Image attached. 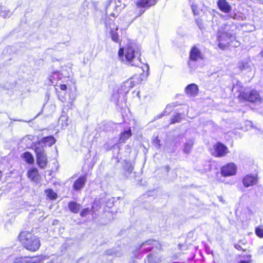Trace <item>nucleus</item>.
<instances>
[{
  "instance_id": "nucleus-1",
  "label": "nucleus",
  "mask_w": 263,
  "mask_h": 263,
  "mask_svg": "<svg viewBox=\"0 0 263 263\" xmlns=\"http://www.w3.org/2000/svg\"><path fill=\"white\" fill-rule=\"evenodd\" d=\"M16 239L21 246L29 252L34 253L39 251L41 246V238L33 229L21 230Z\"/></svg>"
},
{
  "instance_id": "nucleus-2",
  "label": "nucleus",
  "mask_w": 263,
  "mask_h": 263,
  "mask_svg": "<svg viewBox=\"0 0 263 263\" xmlns=\"http://www.w3.org/2000/svg\"><path fill=\"white\" fill-rule=\"evenodd\" d=\"M140 52L139 48L136 45L133 43L128 44L125 49L120 48L118 51V55L120 58H122L123 61H125L126 63L136 67H139L141 64L140 59L138 58L137 61H134L133 60L136 57V54L138 55Z\"/></svg>"
},
{
  "instance_id": "nucleus-3",
  "label": "nucleus",
  "mask_w": 263,
  "mask_h": 263,
  "mask_svg": "<svg viewBox=\"0 0 263 263\" xmlns=\"http://www.w3.org/2000/svg\"><path fill=\"white\" fill-rule=\"evenodd\" d=\"M239 100L247 101L251 103H257L261 102V98L258 92L255 89L245 90L238 95Z\"/></svg>"
},
{
  "instance_id": "nucleus-4",
  "label": "nucleus",
  "mask_w": 263,
  "mask_h": 263,
  "mask_svg": "<svg viewBox=\"0 0 263 263\" xmlns=\"http://www.w3.org/2000/svg\"><path fill=\"white\" fill-rule=\"evenodd\" d=\"M202 59V54L201 51L196 46H194L190 51L189 59L187 62L189 67L191 70H194L196 67V62L198 60Z\"/></svg>"
},
{
  "instance_id": "nucleus-5",
  "label": "nucleus",
  "mask_w": 263,
  "mask_h": 263,
  "mask_svg": "<svg viewBox=\"0 0 263 263\" xmlns=\"http://www.w3.org/2000/svg\"><path fill=\"white\" fill-rule=\"evenodd\" d=\"M235 39V37L232 33L228 32H220L217 38L218 46L221 50H224Z\"/></svg>"
},
{
  "instance_id": "nucleus-6",
  "label": "nucleus",
  "mask_w": 263,
  "mask_h": 263,
  "mask_svg": "<svg viewBox=\"0 0 263 263\" xmlns=\"http://www.w3.org/2000/svg\"><path fill=\"white\" fill-rule=\"evenodd\" d=\"M138 83V82H135L133 80V78H131L125 81L121 85L118 90L121 93L120 97H122V99H124V98H125L126 94L128 93L130 89Z\"/></svg>"
},
{
  "instance_id": "nucleus-7",
  "label": "nucleus",
  "mask_w": 263,
  "mask_h": 263,
  "mask_svg": "<svg viewBox=\"0 0 263 263\" xmlns=\"http://www.w3.org/2000/svg\"><path fill=\"white\" fill-rule=\"evenodd\" d=\"M36 155V164H47V155L43 146L36 145L34 147Z\"/></svg>"
},
{
  "instance_id": "nucleus-8",
  "label": "nucleus",
  "mask_w": 263,
  "mask_h": 263,
  "mask_svg": "<svg viewBox=\"0 0 263 263\" xmlns=\"http://www.w3.org/2000/svg\"><path fill=\"white\" fill-rule=\"evenodd\" d=\"M228 153V148L220 142H217L213 145L212 154L216 157H222Z\"/></svg>"
},
{
  "instance_id": "nucleus-9",
  "label": "nucleus",
  "mask_w": 263,
  "mask_h": 263,
  "mask_svg": "<svg viewBox=\"0 0 263 263\" xmlns=\"http://www.w3.org/2000/svg\"><path fill=\"white\" fill-rule=\"evenodd\" d=\"M43 259L40 255L33 256H22L16 258L13 263H40Z\"/></svg>"
},
{
  "instance_id": "nucleus-10",
  "label": "nucleus",
  "mask_w": 263,
  "mask_h": 263,
  "mask_svg": "<svg viewBox=\"0 0 263 263\" xmlns=\"http://www.w3.org/2000/svg\"><path fill=\"white\" fill-rule=\"evenodd\" d=\"M66 79V77H64L63 74L60 71L53 72L49 78L51 84L57 87H60V83L64 82Z\"/></svg>"
},
{
  "instance_id": "nucleus-11",
  "label": "nucleus",
  "mask_w": 263,
  "mask_h": 263,
  "mask_svg": "<svg viewBox=\"0 0 263 263\" xmlns=\"http://www.w3.org/2000/svg\"><path fill=\"white\" fill-rule=\"evenodd\" d=\"M157 2V0H138L136 2V5L138 8H141L139 15L143 14L145 9L155 5Z\"/></svg>"
},
{
  "instance_id": "nucleus-12",
  "label": "nucleus",
  "mask_w": 263,
  "mask_h": 263,
  "mask_svg": "<svg viewBox=\"0 0 263 263\" xmlns=\"http://www.w3.org/2000/svg\"><path fill=\"white\" fill-rule=\"evenodd\" d=\"M220 170L221 175L226 177L235 175L237 168L236 165H222Z\"/></svg>"
},
{
  "instance_id": "nucleus-13",
  "label": "nucleus",
  "mask_w": 263,
  "mask_h": 263,
  "mask_svg": "<svg viewBox=\"0 0 263 263\" xmlns=\"http://www.w3.org/2000/svg\"><path fill=\"white\" fill-rule=\"evenodd\" d=\"M87 181L86 175H82L78 177L74 182L72 188L74 190L79 191L85 186Z\"/></svg>"
},
{
  "instance_id": "nucleus-14",
  "label": "nucleus",
  "mask_w": 263,
  "mask_h": 263,
  "mask_svg": "<svg viewBox=\"0 0 263 263\" xmlns=\"http://www.w3.org/2000/svg\"><path fill=\"white\" fill-rule=\"evenodd\" d=\"M217 5L219 10L225 13H230L232 9V6L227 0H218Z\"/></svg>"
},
{
  "instance_id": "nucleus-15",
  "label": "nucleus",
  "mask_w": 263,
  "mask_h": 263,
  "mask_svg": "<svg viewBox=\"0 0 263 263\" xmlns=\"http://www.w3.org/2000/svg\"><path fill=\"white\" fill-rule=\"evenodd\" d=\"M257 182V176L247 175L244 177L242 180L243 186L248 187L255 185Z\"/></svg>"
},
{
  "instance_id": "nucleus-16",
  "label": "nucleus",
  "mask_w": 263,
  "mask_h": 263,
  "mask_svg": "<svg viewBox=\"0 0 263 263\" xmlns=\"http://www.w3.org/2000/svg\"><path fill=\"white\" fill-rule=\"evenodd\" d=\"M103 147L106 151L112 150L114 152H116L117 153H119L120 149L119 143L116 140V142H114L112 140L108 141L104 144Z\"/></svg>"
},
{
  "instance_id": "nucleus-17",
  "label": "nucleus",
  "mask_w": 263,
  "mask_h": 263,
  "mask_svg": "<svg viewBox=\"0 0 263 263\" xmlns=\"http://www.w3.org/2000/svg\"><path fill=\"white\" fill-rule=\"evenodd\" d=\"M120 96L121 93L118 90L117 91L114 90L111 100L117 106L122 107L123 103L125 102L126 98H124V99H122Z\"/></svg>"
},
{
  "instance_id": "nucleus-18",
  "label": "nucleus",
  "mask_w": 263,
  "mask_h": 263,
  "mask_svg": "<svg viewBox=\"0 0 263 263\" xmlns=\"http://www.w3.org/2000/svg\"><path fill=\"white\" fill-rule=\"evenodd\" d=\"M27 177L33 181L37 182L41 178L38 170L35 168L29 169L27 174Z\"/></svg>"
},
{
  "instance_id": "nucleus-19",
  "label": "nucleus",
  "mask_w": 263,
  "mask_h": 263,
  "mask_svg": "<svg viewBox=\"0 0 263 263\" xmlns=\"http://www.w3.org/2000/svg\"><path fill=\"white\" fill-rule=\"evenodd\" d=\"M59 87L61 91L58 90V88H56L58 98L61 102H64L66 101V92L67 88V85L60 83Z\"/></svg>"
},
{
  "instance_id": "nucleus-20",
  "label": "nucleus",
  "mask_w": 263,
  "mask_h": 263,
  "mask_svg": "<svg viewBox=\"0 0 263 263\" xmlns=\"http://www.w3.org/2000/svg\"><path fill=\"white\" fill-rule=\"evenodd\" d=\"M34 136L32 135H27L23 138L20 141L21 146L25 148H30L32 146L34 140Z\"/></svg>"
},
{
  "instance_id": "nucleus-21",
  "label": "nucleus",
  "mask_w": 263,
  "mask_h": 263,
  "mask_svg": "<svg viewBox=\"0 0 263 263\" xmlns=\"http://www.w3.org/2000/svg\"><path fill=\"white\" fill-rule=\"evenodd\" d=\"M132 135V133L130 128L124 130L120 134V137L118 142V143H125L126 141Z\"/></svg>"
},
{
  "instance_id": "nucleus-22",
  "label": "nucleus",
  "mask_w": 263,
  "mask_h": 263,
  "mask_svg": "<svg viewBox=\"0 0 263 263\" xmlns=\"http://www.w3.org/2000/svg\"><path fill=\"white\" fill-rule=\"evenodd\" d=\"M185 91L187 95L194 96L197 95L198 91V87L196 84L192 83L188 85L185 87Z\"/></svg>"
},
{
  "instance_id": "nucleus-23",
  "label": "nucleus",
  "mask_w": 263,
  "mask_h": 263,
  "mask_svg": "<svg viewBox=\"0 0 263 263\" xmlns=\"http://www.w3.org/2000/svg\"><path fill=\"white\" fill-rule=\"evenodd\" d=\"M81 204L76 201H70L68 203L69 210L73 213H78L81 209Z\"/></svg>"
},
{
  "instance_id": "nucleus-24",
  "label": "nucleus",
  "mask_w": 263,
  "mask_h": 263,
  "mask_svg": "<svg viewBox=\"0 0 263 263\" xmlns=\"http://www.w3.org/2000/svg\"><path fill=\"white\" fill-rule=\"evenodd\" d=\"M55 139L53 136H48L43 137L41 140V142L45 144V145L51 146L55 143Z\"/></svg>"
},
{
  "instance_id": "nucleus-25",
  "label": "nucleus",
  "mask_w": 263,
  "mask_h": 263,
  "mask_svg": "<svg viewBox=\"0 0 263 263\" xmlns=\"http://www.w3.org/2000/svg\"><path fill=\"white\" fill-rule=\"evenodd\" d=\"M23 159L28 164H34V157L31 153L28 152H26L22 154Z\"/></svg>"
},
{
  "instance_id": "nucleus-26",
  "label": "nucleus",
  "mask_w": 263,
  "mask_h": 263,
  "mask_svg": "<svg viewBox=\"0 0 263 263\" xmlns=\"http://www.w3.org/2000/svg\"><path fill=\"white\" fill-rule=\"evenodd\" d=\"M118 27L116 26V28H111L110 31V34L111 36V40L116 42V43H120L121 42V39L120 36L117 32Z\"/></svg>"
},
{
  "instance_id": "nucleus-27",
  "label": "nucleus",
  "mask_w": 263,
  "mask_h": 263,
  "mask_svg": "<svg viewBox=\"0 0 263 263\" xmlns=\"http://www.w3.org/2000/svg\"><path fill=\"white\" fill-rule=\"evenodd\" d=\"M44 192L47 198L51 200H54L58 198L57 194L52 189H46Z\"/></svg>"
},
{
  "instance_id": "nucleus-28",
  "label": "nucleus",
  "mask_w": 263,
  "mask_h": 263,
  "mask_svg": "<svg viewBox=\"0 0 263 263\" xmlns=\"http://www.w3.org/2000/svg\"><path fill=\"white\" fill-rule=\"evenodd\" d=\"M116 124L113 122H109L104 125L103 130L107 132H112L115 128Z\"/></svg>"
},
{
  "instance_id": "nucleus-29",
  "label": "nucleus",
  "mask_w": 263,
  "mask_h": 263,
  "mask_svg": "<svg viewBox=\"0 0 263 263\" xmlns=\"http://www.w3.org/2000/svg\"><path fill=\"white\" fill-rule=\"evenodd\" d=\"M193 142L192 141L190 140L187 142L185 143L184 145V148L183 151L185 154H189L192 148Z\"/></svg>"
},
{
  "instance_id": "nucleus-30",
  "label": "nucleus",
  "mask_w": 263,
  "mask_h": 263,
  "mask_svg": "<svg viewBox=\"0 0 263 263\" xmlns=\"http://www.w3.org/2000/svg\"><path fill=\"white\" fill-rule=\"evenodd\" d=\"M11 15L10 11L6 10L4 7L0 6V16L4 18L9 17Z\"/></svg>"
},
{
  "instance_id": "nucleus-31",
  "label": "nucleus",
  "mask_w": 263,
  "mask_h": 263,
  "mask_svg": "<svg viewBox=\"0 0 263 263\" xmlns=\"http://www.w3.org/2000/svg\"><path fill=\"white\" fill-rule=\"evenodd\" d=\"M242 85L241 84V83L238 81H236V83H233V86L232 88V90H235L237 91L241 92Z\"/></svg>"
},
{
  "instance_id": "nucleus-32",
  "label": "nucleus",
  "mask_w": 263,
  "mask_h": 263,
  "mask_svg": "<svg viewBox=\"0 0 263 263\" xmlns=\"http://www.w3.org/2000/svg\"><path fill=\"white\" fill-rule=\"evenodd\" d=\"M181 120V115L180 114H177L172 118L171 123L174 124L175 123H178L180 122Z\"/></svg>"
},
{
  "instance_id": "nucleus-33",
  "label": "nucleus",
  "mask_w": 263,
  "mask_h": 263,
  "mask_svg": "<svg viewBox=\"0 0 263 263\" xmlns=\"http://www.w3.org/2000/svg\"><path fill=\"white\" fill-rule=\"evenodd\" d=\"M59 120L61 122V124L63 126L68 125V118L64 114L61 116Z\"/></svg>"
},
{
  "instance_id": "nucleus-34",
  "label": "nucleus",
  "mask_w": 263,
  "mask_h": 263,
  "mask_svg": "<svg viewBox=\"0 0 263 263\" xmlns=\"http://www.w3.org/2000/svg\"><path fill=\"white\" fill-rule=\"evenodd\" d=\"M255 234L259 238H263V229L259 227L255 228Z\"/></svg>"
},
{
  "instance_id": "nucleus-35",
  "label": "nucleus",
  "mask_w": 263,
  "mask_h": 263,
  "mask_svg": "<svg viewBox=\"0 0 263 263\" xmlns=\"http://www.w3.org/2000/svg\"><path fill=\"white\" fill-rule=\"evenodd\" d=\"M90 212V210L88 208L83 209L80 213L81 217H84L89 215Z\"/></svg>"
},
{
  "instance_id": "nucleus-36",
  "label": "nucleus",
  "mask_w": 263,
  "mask_h": 263,
  "mask_svg": "<svg viewBox=\"0 0 263 263\" xmlns=\"http://www.w3.org/2000/svg\"><path fill=\"white\" fill-rule=\"evenodd\" d=\"M238 67L241 70H246L248 67V64L246 62L241 61L238 63Z\"/></svg>"
},
{
  "instance_id": "nucleus-37",
  "label": "nucleus",
  "mask_w": 263,
  "mask_h": 263,
  "mask_svg": "<svg viewBox=\"0 0 263 263\" xmlns=\"http://www.w3.org/2000/svg\"><path fill=\"white\" fill-rule=\"evenodd\" d=\"M160 140L158 137H155L153 141V143L155 145L156 148L159 149L161 147V144L160 143Z\"/></svg>"
},
{
  "instance_id": "nucleus-38",
  "label": "nucleus",
  "mask_w": 263,
  "mask_h": 263,
  "mask_svg": "<svg viewBox=\"0 0 263 263\" xmlns=\"http://www.w3.org/2000/svg\"><path fill=\"white\" fill-rule=\"evenodd\" d=\"M209 13L213 16H215L216 14H218L220 16H222L223 15L221 14L218 11H217L216 10L214 9H210L209 10Z\"/></svg>"
},
{
  "instance_id": "nucleus-39",
  "label": "nucleus",
  "mask_w": 263,
  "mask_h": 263,
  "mask_svg": "<svg viewBox=\"0 0 263 263\" xmlns=\"http://www.w3.org/2000/svg\"><path fill=\"white\" fill-rule=\"evenodd\" d=\"M114 23V20L112 19H108L105 22V26L108 28H109L111 30V28H114L111 27V25Z\"/></svg>"
},
{
  "instance_id": "nucleus-40",
  "label": "nucleus",
  "mask_w": 263,
  "mask_h": 263,
  "mask_svg": "<svg viewBox=\"0 0 263 263\" xmlns=\"http://www.w3.org/2000/svg\"><path fill=\"white\" fill-rule=\"evenodd\" d=\"M166 112L167 111L166 110H164L162 113L157 115L156 117H154L153 121H155L156 120L161 118L162 117L166 115Z\"/></svg>"
},
{
  "instance_id": "nucleus-41",
  "label": "nucleus",
  "mask_w": 263,
  "mask_h": 263,
  "mask_svg": "<svg viewBox=\"0 0 263 263\" xmlns=\"http://www.w3.org/2000/svg\"><path fill=\"white\" fill-rule=\"evenodd\" d=\"M154 241H155V240H146V241L142 242V243L140 246V247H141L142 246H146V245H152V242H154Z\"/></svg>"
},
{
  "instance_id": "nucleus-42",
  "label": "nucleus",
  "mask_w": 263,
  "mask_h": 263,
  "mask_svg": "<svg viewBox=\"0 0 263 263\" xmlns=\"http://www.w3.org/2000/svg\"><path fill=\"white\" fill-rule=\"evenodd\" d=\"M196 22L198 27L200 29H201L202 28V27H203L202 20L201 19L197 18L196 20Z\"/></svg>"
},
{
  "instance_id": "nucleus-43",
  "label": "nucleus",
  "mask_w": 263,
  "mask_h": 263,
  "mask_svg": "<svg viewBox=\"0 0 263 263\" xmlns=\"http://www.w3.org/2000/svg\"><path fill=\"white\" fill-rule=\"evenodd\" d=\"M235 248L239 250V251H242L243 252H245L246 251V249H244L242 248V247L240 245H238V244H236L235 245Z\"/></svg>"
},
{
  "instance_id": "nucleus-44",
  "label": "nucleus",
  "mask_w": 263,
  "mask_h": 263,
  "mask_svg": "<svg viewBox=\"0 0 263 263\" xmlns=\"http://www.w3.org/2000/svg\"><path fill=\"white\" fill-rule=\"evenodd\" d=\"M149 262L152 261L153 259V254L152 253L149 254L147 256Z\"/></svg>"
},
{
  "instance_id": "nucleus-45",
  "label": "nucleus",
  "mask_w": 263,
  "mask_h": 263,
  "mask_svg": "<svg viewBox=\"0 0 263 263\" xmlns=\"http://www.w3.org/2000/svg\"><path fill=\"white\" fill-rule=\"evenodd\" d=\"M197 9V6L195 5H192V9L195 15L197 14L196 9Z\"/></svg>"
},
{
  "instance_id": "nucleus-46",
  "label": "nucleus",
  "mask_w": 263,
  "mask_h": 263,
  "mask_svg": "<svg viewBox=\"0 0 263 263\" xmlns=\"http://www.w3.org/2000/svg\"><path fill=\"white\" fill-rule=\"evenodd\" d=\"M153 247H148V248H146V249H145L143 251L145 253H146V252L151 251L153 249Z\"/></svg>"
},
{
  "instance_id": "nucleus-47",
  "label": "nucleus",
  "mask_w": 263,
  "mask_h": 263,
  "mask_svg": "<svg viewBox=\"0 0 263 263\" xmlns=\"http://www.w3.org/2000/svg\"><path fill=\"white\" fill-rule=\"evenodd\" d=\"M238 263H250L249 261H246V260H241L239 261Z\"/></svg>"
},
{
  "instance_id": "nucleus-48",
  "label": "nucleus",
  "mask_w": 263,
  "mask_h": 263,
  "mask_svg": "<svg viewBox=\"0 0 263 263\" xmlns=\"http://www.w3.org/2000/svg\"><path fill=\"white\" fill-rule=\"evenodd\" d=\"M240 43L238 42H236V43L234 44V46L235 47H237L239 45Z\"/></svg>"
},
{
  "instance_id": "nucleus-49",
  "label": "nucleus",
  "mask_w": 263,
  "mask_h": 263,
  "mask_svg": "<svg viewBox=\"0 0 263 263\" xmlns=\"http://www.w3.org/2000/svg\"><path fill=\"white\" fill-rule=\"evenodd\" d=\"M145 66L146 67V68H147V70H148V69H149V66H148V65L147 64H146V65H145Z\"/></svg>"
},
{
  "instance_id": "nucleus-50",
  "label": "nucleus",
  "mask_w": 263,
  "mask_h": 263,
  "mask_svg": "<svg viewBox=\"0 0 263 263\" xmlns=\"http://www.w3.org/2000/svg\"><path fill=\"white\" fill-rule=\"evenodd\" d=\"M230 16H231V17H232V18H234V19H236V15H234V16H231V15H230Z\"/></svg>"
},
{
  "instance_id": "nucleus-51",
  "label": "nucleus",
  "mask_w": 263,
  "mask_h": 263,
  "mask_svg": "<svg viewBox=\"0 0 263 263\" xmlns=\"http://www.w3.org/2000/svg\"><path fill=\"white\" fill-rule=\"evenodd\" d=\"M226 164H229V165H231V164H235L233 162H230V163H227Z\"/></svg>"
},
{
  "instance_id": "nucleus-52",
  "label": "nucleus",
  "mask_w": 263,
  "mask_h": 263,
  "mask_svg": "<svg viewBox=\"0 0 263 263\" xmlns=\"http://www.w3.org/2000/svg\"><path fill=\"white\" fill-rule=\"evenodd\" d=\"M111 15L112 16H113V17H115V13H111Z\"/></svg>"
},
{
  "instance_id": "nucleus-53",
  "label": "nucleus",
  "mask_w": 263,
  "mask_h": 263,
  "mask_svg": "<svg viewBox=\"0 0 263 263\" xmlns=\"http://www.w3.org/2000/svg\"><path fill=\"white\" fill-rule=\"evenodd\" d=\"M260 54H261V57H263V50L261 51Z\"/></svg>"
},
{
  "instance_id": "nucleus-54",
  "label": "nucleus",
  "mask_w": 263,
  "mask_h": 263,
  "mask_svg": "<svg viewBox=\"0 0 263 263\" xmlns=\"http://www.w3.org/2000/svg\"><path fill=\"white\" fill-rule=\"evenodd\" d=\"M41 166V168H43V165H40Z\"/></svg>"
}]
</instances>
